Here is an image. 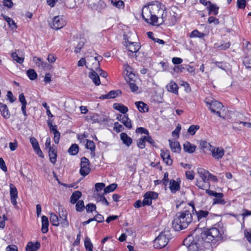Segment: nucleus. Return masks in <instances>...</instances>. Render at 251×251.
<instances>
[{"label":"nucleus","mask_w":251,"mask_h":251,"mask_svg":"<svg viewBox=\"0 0 251 251\" xmlns=\"http://www.w3.org/2000/svg\"><path fill=\"white\" fill-rule=\"evenodd\" d=\"M192 221V216L187 210L178 212L174 218L173 227L176 231L185 229Z\"/></svg>","instance_id":"f257e3e1"},{"label":"nucleus","mask_w":251,"mask_h":251,"mask_svg":"<svg viewBox=\"0 0 251 251\" xmlns=\"http://www.w3.org/2000/svg\"><path fill=\"white\" fill-rule=\"evenodd\" d=\"M183 243L187 247L188 251H203L204 242L197 236L196 232L186 237Z\"/></svg>","instance_id":"f03ea898"},{"label":"nucleus","mask_w":251,"mask_h":251,"mask_svg":"<svg viewBox=\"0 0 251 251\" xmlns=\"http://www.w3.org/2000/svg\"><path fill=\"white\" fill-rule=\"evenodd\" d=\"M222 230L212 227L202 232L200 238L204 243L216 242L222 239Z\"/></svg>","instance_id":"7ed1b4c3"},{"label":"nucleus","mask_w":251,"mask_h":251,"mask_svg":"<svg viewBox=\"0 0 251 251\" xmlns=\"http://www.w3.org/2000/svg\"><path fill=\"white\" fill-rule=\"evenodd\" d=\"M171 238L170 231L165 230L161 232L154 241L153 246L156 249H161L165 247Z\"/></svg>","instance_id":"20e7f679"},{"label":"nucleus","mask_w":251,"mask_h":251,"mask_svg":"<svg viewBox=\"0 0 251 251\" xmlns=\"http://www.w3.org/2000/svg\"><path fill=\"white\" fill-rule=\"evenodd\" d=\"M124 44L127 49V54L128 56H132L134 53H136L140 49V44L137 42H131L128 40L127 36L124 35Z\"/></svg>","instance_id":"39448f33"},{"label":"nucleus","mask_w":251,"mask_h":251,"mask_svg":"<svg viewBox=\"0 0 251 251\" xmlns=\"http://www.w3.org/2000/svg\"><path fill=\"white\" fill-rule=\"evenodd\" d=\"M90 170L89 160L84 157L81 158L79 171L80 175L85 176L89 174Z\"/></svg>","instance_id":"423d86ee"},{"label":"nucleus","mask_w":251,"mask_h":251,"mask_svg":"<svg viewBox=\"0 0 251 251\" xmlns=\"http://www.w3.org/2000/svg\"><path fill=\"white\" fill-rule=\"evenodd\" d=\"M158 196V193L153 191H148L144 195V204L146 205H150L153 200L156 199Z\"/></svg>","instance_id":"0eeeda50"},{"label":"nucleus","mask_w":251,"mask_h":251,"mask_svg":"<svg viewBox=\"0 0 251 251\" xmlns=\"http://www.w3.org/2000/svg\"><path fill=\"white\" fill-rule=\"evenodd\" d=\"M9 194L11 203L14 206H16L17 204V199L18 198V192L15 186L12 183L9 184Z\"/></svg>","instance_id":"6e6552de"},{"label":"nucleus","mask_w":251,"mask_h":251,"mask_svg":"<svg viewBox=\"0 0 251 251\" xmlns=\"http://www.w3.org/2000/svg\"><path fill=\"white\" fill-rule=\"evenodd\" d=\"M66 25V22L62 16H57L54 17L52 21V25L51 27L55 30L62 28Z\"/></svg>","instance_id":"1a4fd4ad"},{"label":"nucleus","mask_w":251,"mask_h":251,"mask_svg":"<svg viewBox=\"0 0 251 251\" xmlns=\"http://www.w3.org/2000/svg\"><path fill=\"white\" fill-rule=\"evenodd\" d=\"M122 113L117 116V119L122 122L124 125L127 128L131 127V123L130 119L128 118L126 112L127 111H120Z\"/></svg>","instance_id":"9d476101"},{"label":"nucleus","mask_w":251,"mask_h":251,"mask_svg":"<svg viewBox=\"0 0 251 251\" xmlns=\"http://www.w3.org/2000/svg\"><path fill=\"white\" fill-rule=\"evenodd\" d=\"M205 103L210 110H216L221 109L224 107L222 103L217 100H212L211 99L206 98L205 99Z\"/></svg>","instance_id":"9b49d317"},{"label":"nucleus","mask_w":251,"mask_h":251,"mask_svg":"<svg viewBox=\"0 0 251 251\" xmlns=\"http://www.w3.org/2000/svg\"><path fill=\"white\" fill-rule=\"evenodd\" d=\"M192 206L193 210L195 211L197 217V219L199 221L204 222L209 214V212L206 210H199L197 211L195 209V206L193 203H190L189 204Z\"/></svg>","instance_id":"f8f14e48"},{"label":"nucleus","mask_w":251,"mask_h":251,"mask_svg":"<svg viewBox=\"0 0 251 251\" xmlns=\"http://www.w3.org/2000/svg\"><path fill=\"white\" fill-rule=\"evenodd\" d=\"M30 143H31L34 151L37 153V154L41 158H44V155L41 150L39 143L37 140L34 137L30 138Z\"/></svg>","instance_id":"ddd939ff"},{"label":"nucleus","mask_w":251,"mask_h":251,"mask_svg":"<svg viewBox=\"0 0 251 251\" xmlns=\"http://www.w3.org/2000/svg\"><path fill=\"white\" fill-rule=\"evenodd\" d=\"M211 151L212 156L217 160L221 159L225 154V151L222 147H212Z\"/></svg>","instance_id":"4468645a"},{"label":"nucleus","mask_w":251,"mask_h":251,"mask_svg":"<svg viewBox=\"0 0 251 251\" xmlns=\"http://www.w3.org/2000/svg\"><path fill=\"white\" fill-rule=\"evenodd\" d=\"M160 155L163 161L168 165H171L173 161L170 158V152L166 149H162L160 151Z\"/></svg>","instance_id":"2eb2a0df"},{"label":"nucleus","mask_w":251,"mask_h":251,"mask_svg":"<svg viewBox=\"0 0 251 251\" xmlns=\"http://www.w3.org/2000/svg\"><path fill=\"white\" fill-rule=\"evenodd\" d=\"M49 155L50 161L52 164H55L57 158V150L56 146L52 145L51 148L49 149Z\"/></svg>","instance_id":"dca6fc26"},{"label":"nucleus","mask_w":251,"mask_h":251,"mask_svg":"<svg viewBox=\"0 0 251 251\" xmlns=\"http://www.w3.org/2000/svg\"><path fill=\"white\" fill-rule=\"evenodd\" d=\"M152 14L149 6H145L143 8L142 17L147 23L150 22V18L151 19V17Z\"/></svg>","instance_id":"f3484780"},{"label":"nucleus","mask_w":251,"mask_h":251,"mask_svg":"<svg viewBox=\"0 0 251 251\" xmlns=\"http://www.w3.org/2000/svg\"><path fill=\"white\" fill-rule=\"evenodd\" d=\"M168 91L175 94H178V86L174 81L171 80L166 86Z\"/></svg>","instance_id":"a211bd4d"},{"label":"nucleus","mask_w":251,"mask_h":251,"mask_svg":"<svg viewBox=\"0 0 251 251\" xmlns=\"http://www.w3.org/2000/svg\"><path fill=\"white\" fill-rule=\"evenodd\" d=\"M196 185L198 187H199V188L202 190H206L210 187V183L209 181L201 179H198V178L196 179Z\"/></svg>","instance_id":"6ab92c4d"},{"label":"nucleus","mask_w":251,"mask_h":251,"mask_svg":"<svg viewBox=\"0 0 251 251\" xmlns=\"http://www.w3.org/2000/svg\"><path fill=\"white\" fill-rule=\"evenodd\" d=\"M197 172L201 178V179L208 181V177L210 175L209 171L204 169L199 168L197 169Z\"/></svg>","instance_id":"aec40b11"},{"label":"nucleus","mask_w":251,"mask_h":251,"mask_svg":"<svg viewBox=\"0 0 251 251\" xmlns=\"http://www.w3.org/2000/svg\"><path fill=\"white\" fill-rule=\"evenodd\" d=\"M89 77L92 80L96 85L99 86L100 84L99 75L98 73L96 72L94 70H91V72L89 73Z\"/></svg>","instance_id":"412c9836"},{"label":"nucleus","mask_w":251,"mask_h":251,"mask_svg":"<svg viewBox=\"0 0 251 251\" xmlns=\"http://www.w3.org/2000/svg\"><path fill=\"white\" fill-rule=\"evenodd\" d=\"M94 195L96 200L98 202H100L102 204L106 206H108L109 205V203L104 196V193L103 194H101L100 193H96L95 192Z\"/></svg>","instance_id":"4be33fe9"},{"label":"nucleus","mask_w":251,"mask_h":251,"mask_svg":"<svg viewBox=\"0 0 251 251\" xmlns=\"http://www.w3.org/2000/svg\"><path fill=\"white\" fill-rule=\"evenodd\" d=\"M40 247V244L38 242H29L26 247V251H36Z\"/></svg>","instance_id":"5701e85b"},{"label":"nucleus","mask_w":251,"mask_h":251,"mask_svg":"<svg viewBox=\"0 0 251 251\" xmlns=\"http://www.w3.org/2000/svg\"><path fill=\"white\" fill-rule=\"evenodd\" d=\"M120 138L123 143L127 147H129L132 143V139L126 133H121Z\"/></svg>","instance_id":"b1692460"},{"label":"nucleus","mask_w":251,"mask_h":251,"mask_svg":"<svg viewBox=\"0 0 251 251\" xmlns=\"http://www.w3.org/2000/svg\"><path fill=\"white\" fill-rule=\"evenodd\" d=\"M169 142L172 151L174 152H179L181 150L179 143L177 141L171 140H169Z\"/></svg>","instance_id":"393cba45"},{"label":"nucleus","mask_w":251,"mask_h":251,"mask_svg":"<svg viewBox=\"0 0 251 251\" xmlns=\"http://www.w3.org/2000/svg\"><path fill=\"white\" fill-rule=\"evenodd\" d=\"M224 195L223 193H219L213 199V204H221L225 205L226 201L223 199Z\"/></svg>","instance_id":"a878e982"},{"label":"nucleus","mask_w":251,"mask_h":251,"mask_svg":"<svg viewBox=\"0 0 251 251\" xmlns=\"http://www.w3.org/2000/svg\"><path fill=\"white\" fill-rule=\"evenodd\" d=\"M206 9L208 11L209 15L213 14L214 15H217L218 14L219 7L212 2L207 6Z\"/></svg>","instance_id":"bb28decb"},{"label":"nucleus","mask_w":251,"mask_h":251,"mask_svg":"<svg viewBox=\"0 0 251 251\" xmlns=\"http://www.w3.org/2000/svg\"><path fill=\"white\" fill-rule=\"evenodd\" d=\"M49 226V220L47 217L46 216H43L42 217V231L44 233H47L48 230Z\"/></svg>","instance_id":"cd10ccee"},{"label":"nucleus","mask_w":251,"mask_h":251,"mask_svg":"<svg viewBox=\"0 0 251 251\" xmlns=\"http://www.w3.org/2000/svg\"><path fill=\"white\" fill-rule=\"evenodd\" d=\"M183 148L185 151L192 153L195 151L196 147L190 142H186L183 145Z\"/></svg>","instance_id":"c85d7f7f"},{"label":"nucleus","mask_w":251,"mask_h":251,"mask_svg":"<svg viewBox=\"0 0 251 251\" xmlns=\"http://www.w3.org/2000/svg\"><path fill=\"white\" fill-rule=\"evenodd\" d=\"M171 191L173 193H175L180 188V184L178 182L172 179L170 182V187Z\"/></svg>","instance_id":"c756f323"},{"label":"nucleus","mask_w":251,"mask_h":251,"mask_svg":"<svg viewBox=\"0 0 251 251\" xmlns=\"http://www.w3.org/2000/svg\"><path fill=\"white\" fill-rule=\"evenodd\" d=\"M82 194L79 191H75L70 197V202L75 204L81 197Z\"/></svg>","instance_id":"7c9ffc66"},{"label":"nucleus","mask_w":251,"mask_h":251,"mask_svg":"<svg viewBox=\"0 0 251 251\" xmlns=\"http://www.w3.org/2000/svg\"><path fill=\"white\" fill-rule=\"evenodd\" d=\"M60 218L62 219V221L61 224L63 227H67L69 226V222L67 220V214L65 211H62L61 213L60 214Z\"/></svg>","instance_id":"2f4dec72"},{"label":"nucleus","mask_w":251,"mask_h":251,"mask_svg":"<svg viewBox=\"0 0 251 251\" xmlns=\"http://www.w3.org/2000/svg\"><path fill=\"white\" fill-rule=\"evenodd\" d=\"M50 222L54 226H58L59 224L58 216L52 213L50 214Z\"/></svg>","instance_id":"473e14b6"},{"label":"nucleus","mask_w":251,"mask_h":251,"mask_svg":"<svg viewBox=\"0 0 251 251\" xmlns=\"http://www.w3.org/2000/svg\"><path fill=\"white\" fill-rule=\"evenodd\" d=\"M205 36V34L202 32H199L197 29L194 30L191 32L189 36L190 38H203Z\"/></svg>","instance_id":"72a5a7b5"},{"label":"nucleus","mask_w":251,"mask_h":251,"mask_svg":"<svg viewBox=\"0 0 251 251\" xmlns=\"http://www.w3.org/2000/svg\"><path fill=\"white\" fill-rule=\"evenodd\" d=\"M117 187V185L116 183H112L110 185L105 187L104 189V194L109 193L114 191Z\"/></svg>","instance_id":"f704fd0d"},{"label":"nucleus","mask_w":251,"mask_h":251,"mask_svg":"<svg viewBox=\"0 0 251 251\" xmlns=\"http://www.w3.org/2000/svg\"><path fill=\"white\" fill-rule=\"evenodd\" d=\"M19 50H18L17 51H16L15 52H13L11 54V57H12L13 59L15 61H16L17 62L19 63V64H22L24 60V57H20L18 55V53L17 52H19Z\"/></svg>","instance_id":"c9c22d12"},{"label":"nucleus","mask_w":251,"mask_h":251,"mask_svg":"<svg viewBox=\"0 0 251 251\" xmlns=\"http://www.w3.org/2000/svg\"><path fill=\"white\" fill-rule=\"evenodd\" d=\"M1 16L3 17V18L7 22L9 26L11 28L13 29V28L16 27V24H15L14 21L11 18H10V17L4 15L3 14H2Z\"/></svg>","instance_id":"e433bc0d"},{"label":"nucleus","mask_w":251,"mask_h":251,"mask_svg":"<svg viewBox=\"0 0 251 251\" xmlns=\"http://www.w3.org/2000/svg\"><path fill=\"white\" fill-rule=\"evenodd\" d=\"M53 120L51 119H49L47 121V124L49 127L50 131L52 132L53 133L56 131H58L57 129L56 125H53Z\"/></svg>","instance_id":"4c0bfd02"},{"label":"nucleus","mask_w":251,"mask_h":251,"mask_svg":"<svg viewBox=\"0 0 251 251\" xmlns=\"http://www.w3.org/2000/svg\"><path fill=\"white\" fill-rule=\"evenodd\" d=\"M78 146L77 145L75 144H73L70 148L68 149V152L71 155H75L78 152Z\"/></svg>","instance_id":"58836bf2"},{"label":"nucleus","mask_w":251,"mask_h":251,"mask_svg":"<svg viewBox=\"0 0 251 251\" xmlns=\"http://www.w3.org/2000/svg\"><path fill=\"white\" fill-rule=\"evenodd\" d=\"M135 105L138 110H144L145 109L149 110V107L147 104L143 101H136L135 102Z\"/></svg>","instance_id":"ea45409f"},{"label":"nucleus","mask_w":251,"mask_h":251,"mask_svg":"<svg viewBox=\"0 0 251 251\" xmlns=\"http://www.w3.org/2000/svg\"><path fill=\"white\" fill-rule=\"evenodd\" d=\"M84 246L87 251H93V245L91 242L90 238L88 237L85 238L84 242Z\"/></svg>","instance_id":"a19ab883"},{"label":"nucleus","mask_w":251,"mask_h":251,"mask_svg":"<svg viewBox=\"0 0 251 251\" xmlns=\"http://www.w3.org/2000/svg\"><path fill=\"white\" fill-rule=\"evenodd\" d=\"M26 74L31 80H34L37 77V74L33 69H29L26 72Z\"/></svg>","instance_id":"79ce46f5"},{"label":"nucleus","mask_w":251,"mask_h":251,"mask_svg":"<svg viewBox=\"0 0 251 251\" xmlns=\"http://www.w3.org/2000/svg\"><path fill=\"white\" fill-rule=\"evenodd\" d=\"M86 148H87L88 150H90L92 152H94L95 150V144L94 143V142L89 140H86Z\"/></svg>","instance_id":"37998d69"},{"label":"nucleus","mask_w":251,"mask_h":251,"mask_svg":"<svg viewBox=\"0 0 251 251\" xmlns=\"http://www.w3.org/2000/svg\"><path fill=\"white\" fill-rule=\"evenodd\" d=\"M200 129V126L198 125H191L188 129V132L191 135H194L196 132Z\"/></svg>","instance_id":"c03bdc74"},{"label":"nucleus","mask_w":251,"mask_h":251,"mask_svg":"<svg viewBox=\"0 0 251 251\" xmlns=\"http://www.w3.org/2000/svg\"><path fill=\"white\" fill-rule=\"evenodd\" d=\"M84 204L83 201H78L75 205L76 210L78 212H81L84 209Z\"/></svg>","instance_id":"a18cd8bd"},{"label":"nucleus","mask_w":251,"mask_h":251,"mask_svg":"<svg viewBox=\"0 0 251 251\" xmlns=\"http://www.w3.org/2000/svg\"><path fill=\"white\" fill-rule=\"evenodd\" d=\"M84 43H85L84 39H80V41L77 44V46L75 47V52L76 53L80 52L81 49L83 48V47L84 45Z\"/></svg>","instance_id":"49530a36"},{"label":"nucleus","mask_w":251,"mask_h":251,"mask_svg":"<svg viewBox=\"0 0 251 251\" xmlns=\"http://www.w3.org/2000/svg\"><path fill=\"white\" fill-rule=\"evenodd\" d=\"M251 49V44L249 41H245L243 43V50L245 53H248Z\"/></svg>","instance_id":"de8ad7c7"},{"label":"nucleus","mask_w":251,"mask_h":251,"mask_svg":"<svg viewBox=\"0 0 251 251\" xmlns=\"http://www.w3.org/2000/svg\"><path fill=\"white\" fill-rule=\"evenodd\" d=\"M243 63L247 68H251V56H245L243 59Z\"/></svg>","instance_id":"09e8293b"},{"label":"nucleus","mask_w":251,"mask_h":251,"mask_svg":"<svg viewBox=\"0 0 251 251\" xmlns=\"http://www.w3.org/2000/svg\"><path fill=\"white\" fill-rule=\"evenodd\" d=\"M95 191L97 192V193H99V192L101 191L102 190H104L105 185L103 183H96L95 185Z\"/></svg>","instance_id":"8fccbe9b"},{"label":"nucleus","mask_w":251,"mask_h":251,"mask_svg":"<svg viewBox=\"0 0 251 251\" xmlns=\"http://www.w3.org/2000/svg\"><path fill=\"white\" fill-rule=\"evenodd\" d=\"M181 130V126L178 124L176 129L172 132V136L173 137L178 138L179 137V134Z\"/></svg>","instance_id":"3c124183"},{"label":"nucleus","mask_w":251,"mask_h":251,"mask_svg":"<svg viewBox=\"0 0 251 251\" xmlns=\"http://www.w3.org/2000/svg\"><path fill=\"white\" fill-rule=\"evenodd\" d=\"M212 63L215 64L217 67L223 70H226L227 68V66L226 63H224L223 62L214 61V60L213 59Z\"/></svg>","instance_id":"603ef678"},{"label":"nucleus","mask_w":251,"mask_h":251,"mask_svg":"<svg viewBox=\"0 0 251 251\" xmlns=\"http://www.w3.org/2000/svg\"><path fill=\"white\" fill-rule=\"evenodd\" d=\"M145 143L146 140L144 137L143 138H140L137 140V146L141 149H144L146 147Z\"/></svg>","instance_id":"864d4df0"},{"label":"nucleus","mask_w":251,"mask_h":251,"mask_svg":"<svg viewBox=\"0 0 251 251\" xmlns=\"http://www.w3.org/2000/svg\"><path fill=\"white\" fill-rule=\"evenodd\" d=\"M112 4L118 8H123L124 6V2L122 0H118L117 1H114V0H111Z\"/></svg>","instance_id":"5fc2aeb1"},{"label":"nucleus","mask_w":251,"mask_h":251,"mask_svg":"<svg viewBox=\"0 0 251 251\" xmlns=\"http://www.w3.org/2000/svg\"><path fill=\"white\" fill-rule=\"evenodd\" d=\"M128 83H129L130 89L132 92H135L138 90V87L135 83L134 81L128 82Z\"/></svg>","instance_id":"6e6d98bb"},{"label":"nucleus","mask_w":251,"mask_h":251,"mask_svg":"<svg viewBox=\"0 0 251 251\" xmlns=\"http://www.w3.org/2000/svg\"><path fill=\"white\" fill-rule=\"evenodd\" d=\"M113 108L115 110H128V108L120 103H114Z\"/></svg>","instance_id":"4d7b16f0"},{"label":"nucleus","mask_w":251,"mask_h":251,"mask_svg":"<svg viewBox=\"0 0 251 251\" xmlns=\"http://www.w3.org/2000/svg\"><path fill=\"white\" fill-rule=\"evenodd\" d=\"M18 143L16 140H14L13 142L9 143V148L11 151H15L18 148Z\"/></svg>","instance_id":"13d9d810"},{"label":"nucleus","mask_w":251,"mask_h":251,"mask_svg":"<svg viewBox=\"0 0 251 251\" xmlns=\"http://www.w3.org/2000/svg\"><path fill=\"white\" fill-rule=\"evenodd\" d=\"M135 77V75L132 73L130 72L128 75H125V80L127 82H130V81H134L133 80L134 78Z\"/></svg>","instance_id":"bf43d9fd"},{"label":"nucleus","mask_w":251,"mask_h":251,"mask_svg":"<svg viewBox=\"0 0 251 251\" xmlns=\"http://www.w3.org/2000/svg\"><path fill=\"white\" fill-rule=\"evenodd\" d=\"M86 209L87 212H92L96 209V206L93 203H89L86 206Z\"/></svg>","instance_id":"052dcab7"},{"label":"nucleus","mask_w":251,"mask_h":251,"mask_svg":"<svg viewBox=\"0 0 251 251\" xmlns=\"http://www.w3.org/2000/svg\"><path fill=\"white\" fill-rule=\"evenodd\" d=\"M186 178L191 180L194 179V172L193 171H187L185 172Z\"/></svg>","instance_id":"680f3d73"},{"label":"nucleus","mask_w":251,"mask_h":251,"mask_svg":"<svg viewBox=\"0 0 251 251\" xmlns=\"http://www.w3.org/2000/svg\"><path fill=\"white\" fill-rule=\"evenodd\" d=\"M244 235L247 240L251 245V230L247 229L244 231Z\"/></svg>","instance_id":"e2e57ef3"},{"label":"nucleus","mask_w":251,"mask_h":251,"mask_svg":"<svg viewBox=\"0 0 251 251\" xmlns=\"http://www.w3.org/2000/svg\"><path fill=\"white\" fill-rule=\"evenodd\" d=\"M237 6L241 9H244L246 5V0H237Z\"/></svg>","instance_id":"0e129e2a"},{"label":"nucleus","mask_w":251,"mask_h":251,"mask_svg":"<svg viewBox=\"0 0 251 251\" xmlns=\"http://www.w3.org/2000/svg\"><path fill=\"white\" fill-rule=\"evenodd\" d=\"M123 129V127L122 125H120L119 123L116 122L114 124V130L117 132H119L122 131Z\"/></svg>","instance_id":"69168bd1"},{"label":"nucleus","mask_w":251,"mask_h":251,"mask_svg":"<svg viewBox=\"0 0 251 251\" xmlns=\"http://www.w3.org/2000/svg\"><path fill=\"white\" fill-rule=\"evenodd\" d=\"M230 44L229 42H227L221 44L220 46L216 47L219 50H225L228 49L230 47Z\"/></svg>","instance_id":"338daca9"},{"label":"nucleus","mask_w":251,"mask_h":251,"mask_svg":"<svg viewBox=\"0 0 251 251\" xmlns=\"http://www.w3.org/2000/svg\"><path fill=\"white\" fill-rule=\"evenodd\" d=\"M208 22L209 24L213 23L215 25H217L219 24V20L212 16L209 17Z\"/></svg>","instance_id":"774afa93"}]
</instances>
